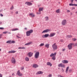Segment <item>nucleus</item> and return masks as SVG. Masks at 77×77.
I'll list each match as a JSON object with an SVG mask.
<instances>
[{"label":"nucleus","instance_id":"obj_46","mask_svg":"<svg viewBox=\"0 0 77 77\" xmlns=\"http://www.w3.org/2000/svg\"><path fill=\"white\" fill-rule=\"evenodd\" d=\"M61 69L62 71V72H64V70H63V69Z\"/></svg>","mask_w":77,"mask_h":77},{"label":"nucleus","instance_id":"obj_27","mask_svg":"<svg viewBox=\"0 0 77 77\" xmlns=\"http://www.w3.org/2000/svg\"><path fill=\"white\" fill-rule=\"evenodd\" d=\"M69 6H73V5H74V6H77V4H69Z\"/></svg>","mask_w":77,"mask_h":77},{"label":"nucleus","instance_id":"obj_40","mask_svg":"<svg viewBox=\"0 0 77 77\" xmlns=\"http://www.w3.org/2000/svg\"><path fill=\"white\" fill-rule=\"evenodd\" d=\"M15 43V41H12L11 42V43L12 44L13 43Z\"/></svg>","mask_w":77,"mask_h":77},{"label":"nucleus","instance_id":"obj_21","mask_svg":"<svg viewBox=\"0 0 77 77\" xmlns=\"http://www.w3.org/2000/svg\"><path fill=\"white\" fill-rule=\"evenodd\" d=\"M69 67L68 66L67 67L66 69V73H68V69H69Z\"/></svg>","mask_w":77,"mask_h":77},{"label":"nucleus","instance_id":"obj_19","mask_svg":"<svg viewBox=\"0 0 77 77\" xmlns=\"http://www.w3.org/2000/svg\"><path fill=\"white\" fill-rule=\"evenodd\" d=\"M72 37V36L71 35H68L66 36V38H70Z\"/></svg>","mask_w":77,"mask_h":77},{"label":"nucleus","instance_id":"obj_50","mask_svg":"<svg viewBox=\"0 0 77 77\" xmlns=\"http://www.w3.org/2000/svg\"><path fill=\"white\" fill-rule=\"evenodd\" d=\"M2 34L0 35V38H2Z\"/></svg>","mask_w":77,"mask_h":77},{"label":"nucleus","instance_id":"obj_11","mask_svg":"<svg viewBox=\"0 0 77 77\" xmlns=\"http://www.w3.org/2000/svg\"><path fill=\"white\" fill-rule=\"evenodd\" d=\"M25 4H26V5H28L29 6L32 5V3L30 2H26Z\"/></svg>","mask_w":77,"mask_h":77},{"label":"nucleus","instance_id":"obj_23","mask_svg":"<svg viewBox=\"0 0 77 77\" xmlns=\"http://www.w3.org/2000/svg\"><path fill=\"white\" fill-rule=\"evenodd\" d=\"M49 36V34H46L45 35V38H47Z\"/></svg>","mask_w":77,"mask_h":77},{"label":"nucleus","instance_id":"obj_3","mask_svg":"<svg viewBox=\"0 0 77 77\" xmlns=\"http://www.w3.org/2000/svg\"><path fill=\"white\" fill-rule=\"evenodd\" d=\"M74 43H71L69 44L68 45V48L69 50H71L72 48V45H74Z\"/></svg>","mask_w":77,"mask_h":77},{"label":"nucleus","instance_id":"obj_30","mask_svg":"<svg viewBox=\"0 0 77 77\" xmlns=\"http://www.w3.org/2000/svg\"><path fill=\"white\" fill-rule=\"evenodd\" d=\"M16 30H18V29L16 28V29H12V31H16Z\"/></svg>","mask_w":77,"mask_h":77},{"label":"nucleus","instance_id":"obj_58","mask_svg":"<svg viewBox=\"0 0 77 77\" xmlns=\"http://www.w3.org/2000/svg\"><path fill=\"white\" fill-rule=\"evenodd\" d=\"M15 75V74H14V73H13V74H12V75Z\"/></svg>","mask_w":77,"mask_h":77},{"label":"nucleus","instance_id":"obj_61","mask_svg":"<svg viewBox=\"0 0 77 77\" xmlns=\"http://www.w3.org/2000/svg\"><path fill=\"white\" fill-rule=\"evenodd\" d=\"M75 0V2H77V0Z\"/></svg>","mask_w":77,"mask_h":77},{"label":"nucleus","instance_id":"obj_47","mask_svg":"<svg viewBox=\"0 0 77 77\" xmlns=\"http://www.w3.org/2000/svg\"><path fill=\"white\" fill-rule=\"evenodd\" d=\"M75 46H76V47H77V43H76L75 44Z\"/></svg>","mask_w":77,"mask_h":77},{"label":"nucleus","instance_id":"obj_63","mask_svg":"<svg viewBox=\"0 0 77 77\" xmlns=\"http://www.w3.org/2000/svg\"><path fill=\"white\" fill-rule=\"evenodd\" d=\"M8 53H10V51H9V52H8Z\"/></svg>","mask_w":77,"mask_h":77},{"label":"nucleus","instance_id":"obj_28","mask_svg":"<svg viewBox=\"0 0 77 77\" xmlns=\"http://www.w3.org/2000/svg\"><path fill=\"white\" fill-rule=\"evenodd\" d=\"M16 51H11L10 52V53H15Z\"/></svg>","mask_w":77,"mask_h":77},{"label":"nucleus","instance_id":"obj_53","mask_svg":"<svg viewBox=\"0 0 77 77\" xmlns=\"http://www.w3.org/2000/svg\"><path fill=\"white\" fill-rule=\"evenodd\" d=\"M70 15H72V13L71 12L70 13Z\"/></svg>","mask_w":77,"mask_h":77},{"label":"nucleus","instance_id":"obj_12","mask_svg":"<svg viewBox=\"0 0 77 77\" xmlns=\"http://www.w3.org/2000/svg\"><path fill=\"white\" fill-rule=\"evenodd\" d=\"M56 55V53H55L54 54H51L50 55V57H52V56H54Z\"/></svg>","mask_w":77,"mask_h":77},{"label":"nucleus","instance_id":"obj_16","mask_svg":"<svg viewBox=\"0 0 77 77\" xmlns=\"http://www.w3.org/2000/svg\"><path fill=\"white\" fill-rule=\"evenodd\" d=\"M33 68H36L37 67H38V65L36 64H34L33 66Z\"/></svg>","mask_w":77,"mask_h":77},{"label":"nucleus","instance_id":"obj_54","mask_svg":"<svg viewBox=\"0 0 77 77\" xmlns=\"http://www.w3.org/2000/svg\"><path fill=\"white\" fill-rule=\"evenodd\" d=\"M65 49H63V51H65Z\"/></svg>","mask_w":77,"mask_h":77},{"label":"nucleus","instance_id":"obj_59","mask_svg":"<svg viewBox=\"0 0 77 77\" xmlns=\"http://www.w3.org/2000/svg\"><path fill=\"white\" fill-rule=\"evenodd\" d=\"M69 71H72V70H71V69H70Z\"/></svg>","mask_w":77,"mask_h":77},{"label":"nucleus","instance_id":"obj_41","mask_svg":"<svg viewBox=\"0 0 77 77\" xmlns=\"http://www.w3.org/2000/svg\"><path fill=\"white\" fill-rule=\"evenodd\" d=\"M8 33V32L5 31V32H3V33H4V34H6V33Z\"/></svg>","mask_w":77,"mask_h":77},{"label":"nucleus","instance_id":"obj_38","mask_svg":"<svg viewBox=\"0 0 77 77\" xmlns=\"http://www.w3.org/2000/svg\"><path fill=\"white\" fill-rule=\"evenodd\" d=\"M14 9V6L12 5L11 8V10H12V9Z\"/></svg>","mask_w":77,"mask_h":77},{"label":"nucleus","instance_id":"obj_9","mask_svg":"<svg viewBox=\"0 0 77 77\" xmlns=\"http://www.w3.org/2000/svg\"><path fill=\"white\" fill-rule=\"evenodd\" d=\"M17 75H19V76H22V75H23V74L20 73V70H18L17 73Z\"/></svg>","mask_w":77,"mask_h":77},{"label":"nucleus","instance_id":"obj_18","mask_svg":"<svg viewBox=\"0 0 77 77\" xmlns=\"http://www.w3.org/2000/svg\"><path fill=\"white\" fill-rule=\"evenodd\" d=\"M25 60L26 61V62H28V61H29V58L28 57H26L25 58Z\"/></svg>","mask_w":77,"mask_h":77},{"label":"nucleus","instance_id":"obj_8","mask_svg":"<svg viewBox=\"0 0 77 77\" xmlns=\"http://www.w3.org/2000/svg\"><path fill=\"white\" fill-rule=\"evenodd\" d=\"M56 35V33H51L49 35V37H53Z\"/></svg>","mask_w":77,"mask_h":77},{"label":"nucleus","instance_id":"obj_48","mask_svg":"<svg viewBox=\"0 0 77 77\" xmlns=\"http://www.w3.org/2000/svg\"><path fill=\"white\" fill-rule=\"evenodd\" d=\"M4 29V28H2V27H0V29Z\"/></svg>","mask_w":77,"mask_h":77},{"label":"nucleus","instance_id":"obj_43","mask_svg":"<svg viewBox=\"0 0 77 77\" xmlns=\"http://www.w3.org/2000/svg\"><path fill=\"white\" fill-rule=\"evenodd\" d=\"M39 13L37 12V14H41V11H39Z\"/></svg>","mask_w":77,"mask_h":77},{"label":"nucleus","instance_id":"obj_49","mask_svg":"<svg viewBox=\"0 0 77 77\" xmlns=\"http://www.w3.org/2000/svg\"><path fill=\"white\" fill-rule=\"evenodd\" d=\"M71 2H72V3L73 2H74V0H71Z\"/></svg>","mask_w":77,"mask_h":77},{"label":"nucleus","instance_id":"obj_13","mask_svg":"<svg viewBox=\"0 0 77 77\" xmlns=\"http://www.w3.org/2000/svg\"><path fill=\"white\" fill-rule=\"evenodd\" d=\"M62 62L63 63H68V61L66 60H63L62 61Z\"/></svg>","mask_w":77,"mask_h":77},{"label":"nucleus","instance_id":"obj_1","mask_svg":"<svg viewBox=\"0 0 77 77\" xmlns=\"http://www.w3.org/2000/svg\"><path fill=\"white\" fill-rule=\"evenodd\" d=\"M33 32V30L32 29H30L29 30L27 31L26 32V36H29L30 35L31 33H32V32Z\"/></svg>","mask_w":77,"mask_h":77},{"label":"nucleus","instance_id":"obj_10","mask_svg":"<svg viewBox=\"0 0 77 77\" xmlns=\"http://www.w3.org/2000/svg\"><path fill=\"white\" fill-rule=\"evenodd\" d=\"M50 31V30L48 29H46L45 30H44L42 32V33H47Z\"/></svg>","mask_w":77,"mask_h":77},{"label":"nucleus","instance_id":"obj_22","mask_svg":"<svg viewBox=\"0 0 77 77\" xmlns=\"http://www.w3.org/2000/svg\"><path fill=\"white\" fill-rule=\"evenodd\" d=\"M29 15H31L32 17H35V14H33V13H31L29 14Z\"/></svg>","mask_w":77,"mask_h":77},{"label":"nucleus","instance_id":"obj_2","mask_svg":"<svg viewBox=\"0 0 77 77\" xmlns=\"http://www.w3.org/2000/svg\"><path fill=\"white\" fill-rule=\"evenodd\" d=\"M52 47L54 50H57V45H56V43L52 45Z\"/></svg>","mask_w":77,"mask_h":77},{"label":"nucleus","instance_id":"obj_6","mask_svg":"<svg viewBox=\"0 0 77 77\" xmlns=\"http://www.w3.org/2000/svg\"><path fill=\"white\" fill-rule=\"evenodd\" d=\"M11 62L13 63H15V62H16V61L15 60V59L14 57H12V59L11 60Z\"/></svg>","mask_w":77,"mask_h":77},{"label":"nucleus","instance_id":"obj_34","mask_svg":"<svg viewBox=\"0 0 77 77\" xmlns=\"http://www.w3.org/2000/svg\"><path fill=\"white\" fill-rule=\"evenodd\" d=\"M60 11V9H58L56 11V12H57V13H59Z\"/></svg>","mask_w":77,"mask_h":77},{"label":"nucleus","instance_id":"obj_25","mask_svg":"<svg viewBox=\"0 0 77 77\" xmlns=\"http://www.w3.org/2000/svg\"><path fill=\"white\" fill-rule=\"evenodd\" d=\"M18 49H26V48L24 47H19L18 48Z\"/></svg>","mask_w":77,"mask_h":77},{"label":"nucleus","instance_id":"obj_17","mask_svg":"<svg viewBox=\"0 0 77 77\" xmlns=\"http://www.w3.org/2000/svg\"><path fill=\"white\" fill-rule=\"evenodd\" d=\"M50 46V44H46L45 45V47L47 48H48Z\"/></svg>","mask_w":77,"mask_h":77},{"label":"nucleus","instance_id":"obj_42","mask_svg":"<svg viewBox=\"0 0 77 77\" xmlns=\"http://www.w3.org/2000/svg\"><path fill=\"white\" fill-rule=\"evenodd\" d=\"M6 43H7V44H9V43H10V41H7V42H6Z\"/></svg>","mask_w":77,"mask_h":77},{"label":"nucleus","instance_id":"obj_55","mask_svg":"<svg viewBox=\"0 0 77 77\" xmlns=\"http://www.w3.org/2000/svg\"><path fill=\"white\" fill-rule=\"evenodd\" d=\"M72 9H75V8L74 7L72 8Z\"/></svg>","mask_w":77,"mask_h":77},{"label":"nucleus","instance_id":"obj_64","mask_svg":"<svg viewBox=\"0 0 77 77\" xmlns=\"http://www.w3.org/2000/svg\"><path fill=\"white\" fill-rule=\"evenodd\" d=\"M0 12H1V11H0Z\"/></svg>","mask_w":77,"mask_h":77},{"label":"nucleus","instance_id":"obj_44","mask_svg":"<svg viewBox=\"0 0 77 77\" xmlns=\"http://www.w3.org/2000/svg\"><path fill=\"white\" fill-rule=\"evenodd\" d=\"M0 16L1 17H3V14H0Z\"/></svg>","mask_w":77,"mask_h":77},{"label":"nucleus","instance_id":"obj_31","mask_svg":"<svg viewBox=\"0 0 77 77\" xmlns=\"http://www.w3.org/2000/svg\"><path fill=\"white\" fill-rule=\"evenodd\" d=\"M44 45V43H41L39 45V47H42Z\"/></svg>","mask_w":77,"mask_h":77},{"label":"nucleus","instance_id":"obj_15","mask_svg":"<svg viewBox=\"0 0 77 77\" xmlns=\"http://www.w3.org/2000/svg\"><path fill=\"white\" fill-rule=\"evenodd\" d=\"M31 44H32V42H29L28 43L25 44V45H30Z\"/></svg>","mask_w":77,"mask_h":77},{"label":"nucleus","instance_id":"obj_24","mask_svg":"<svg viewBox=\"0 0 77 77\" xmlns=\"http://www.w3.org/2000/svg\"><path fill=\"white\" fill-rule=\"evenodd\" d=\"M45 21H48L49 20V19H48V17H45Z\"/></svg>","mask_w":77,"mask_h":77},{"label":"nucleus","instance_id":"obj_60","mask_svg":"<svg viewBox=\"0 0 77 77\" xmlns=\"http://www.w3.org/2000/svg\"><path fill=\"white\" fill-rule=\"evenodd\" d=\"M2 23L1 22H0V24H1Z\"/></svg>","mask_w":77,"mask_h":77},{"label":"nucleus","instance_id":"obj_37","mask_svg":"<svg viewBox=\"0 0 77 77\" xmlns=\"http://www.w3.org/2000/svg\"><path fill=\"white\" fill-rule=\"evenodd\" d=\"M24 66H23V67H21L20 68L21 70H23V69H24Z\"/></svg>","mask_w":77,"mask_h":77},{"label":"nucleus","instance_id":"obj_39","mask_svg":"<svg viewBox=\"0 0 77 77\" xmlns=\"http://www.w3.org/2000/svg\"><path fill=\"white\" fill-rule=\"evenodd\" d=\"M17 38H20V39H21V37H19L18 36V35H17L16 36Z\"/></svg>","mask_w":77,"mask_h":77},{"label":"nucleus","instance_id":"obj_52","mask_svg":"<svg viewBox=\"0 0 77 77\" xmlns=\"http://www.w3.org/2000/svg\"><path fill=\"white\" fill-rule=\"evenodd\" d=\"M16 14H18V11L16 12Z\"/></svg>","mask_w":77,"mask_h":77},{"label":"nucleus","instance_id":"obj_56","mask_svg":"<svg viewBox=\"0 0 77 77\" xmlns=\"http://www.w3.org/2000/svg\"><path fill=\"white\" fill-rule=\"evenodd\" d=\"M25 30H27V28H24Z\"/></svg>","mask_w":77,"mask_h":77},{"label":"nucleus","instance_id":"obj_51","mask_svg":"<svg viewBox=\"0 0 77 77\" xmlns=\"http://www.w3.org/2000/svg\"><path fill=\"white\" fill-rule=\"evenodd\" d=\"M0 77H2V75L0 74Z\"/></svg>","mask_w":77,"mask_h":77},{"label":"nucleus","instance_id":"obj_33","mask_svg":"<svg viewBox=\"0 0 77 77\" xmlns=\"http://www.w3.org/2000/svg\"><path fill=\"white\" fill-rule=\"evenodd\" d=\"M62 63L59 64L58 65V66L59 67H61V66H62Z\"/></svg>","mask_w":77,"mask_h":77},{"label":"nucleus","instance_id":"obj_5","mask_svg":"<svg viewBox=\"0 0 77 77\" xmlns=\"http://www.w3.org/2000/svg\"><path fill=\"white\" fill-rule=\"evenodd\" d=\"M39 56V52H36L35 55V57L36 59H38Z\"/></svg>","mask_w":77,"mask_h":77},{"label":"nucleus","instance_id":"obj_36","mask_svg":"<svg viewBox=\"0 0 77 77\" xmlns=\"http://www.w3.org/2000/svg\"><path fill=\"white\" fill-rule=\"evenodd\" d=\"M52 77V75L51 74L49 75L47 77Z\"/></svg>","mask_w":77,"mask_h":77},{"label":"nucleus","instance_id":"obj_14","mask_svg":"<svg viewBox=\"0 0 77 77\" xmlns=\"http://www.w3.org/2000/svg\"><path fill=\"white\" fill-rule=\"evenodd\" d=\"M43 73V72L41 71H39L37 72V73L36 74H42Z\"/></svg>","mask_w":77,"mask_h":77},{"label":"nucleus","instance_id":"obj_35","mask_svg":"<svg viewBox=\"0 0 77 77\" xmlns=\"http://www.w3.org/2000/svg\"><path fill=\"white\" fill-rule=\"evenodd\" d=\"M76 40H77V39L75 38H73L72 39V40L73 41H75Z\"/></svg>","mask_w":77,"mask_h":77},{"label":"nucleus","instance_id":"obj_29","mask_svg":"<svg viewBox=\"0 0 77 77\" xmlns=\"http://www.w3.org/2000/svg\"><path fill=\"white\" fill-rule=\"evenodd\" d=\"M43 10V8H39V12H41V11H42Z\"/></svg>","mask_w":77,"mask_h":77},{"label":"nucleus","instance_id":"obj_32","mask_svg":"<svg viewBox=\"0 0 77 77\" xmlns=\"http://www.w3.org/2000/svg\"><path fill=\"white\" fill-rule=\"evenodd\" d=\"M61 67L62 68H65V66L64 64H62Z\"/></svg>","mask_w":77,"mask_h":77},{"label":"nucleus","instance_id":"obj_45","mask_svg":"<svg viewBox=\"0 0 77 77\" xmlns=\"http://www.w3.org/2000/svg\"><path fill=\"white\" fill-rule=\"evenodd\" d=\"M42 37L43 38H45V35H43L42 36Z\"/></svg>","mask_w":77,"mask_h":77},{"label":"nucleus","instance_id":"obj_7","mask_svg":"<svg viewBox=\"0 0 77 77\" xmlns=\"http://www.w3.org/2000/svg\"><path fill=\"white\" fill-rule=\"evenodd\" d=\"M33 53L29 52L28 53L27 55H28L29 57H31V56H33Z\"/></svg>","mask_w":77,"mask_h":77},{"label":"nucleus","instance_id":"obj_26","mask_svg":"<svg viewBox=\"0 0 77 77\" xmlns=\"http://www.w3.org/2000/svg\"><path fill=\"white\" fill-rule=\"evenodd\" d=\"M52 59L54 60H55L56 59V56H53V57H52Z\"/></svg>","mask_w":77,"mask_h":77},{"label":"nucleus","instance_id":"obj_4","mask_svg":"<svg viewBox=\"0 0 77 77\" xmlns=\"http://www.w3.org/2000/svg\"><path fill=\"white\" fill-rule=\"evenodd\" d=\"M61 24L63 26H65L67 24V21L66 20H62Z\"/></svg>","mask_w":77,"mask_h":77},{"label":"nucleus","instance_id":"obj_62","mask_svg":"<svg viewBox=\"0 0 77 77\" xmlns=\"http://www.w3.org/2000/svg\"><path fill=\"white\" fill-rule=\"evenodd\" d=\"M1 50H2V49H0V51H1Z\"/></svg>","mask_w":77,"mask_h":77},{"label":"nucleus","instance_id":"obj_20","mask_svg":"<svg viewBox=\"0 0 77 77\" xmlns=\"http://www.w3.org/2000/svg\"><path fill=\"white\" fill-rule=\"evenodd\" d=\"M47 65H49V66H52V64H51V63L50 62H48L47 63Z\"/></svg>","mask_w":77,"mask_h":77},{"label":"nucleus","instance_id":"obj_57","mask_svg":"<svg viewBox=\"0 0 77 77\" xmlns=\"http://www.w3.org/2000/svg\"><path fill=\"white\" fill-rule=\"evenodd\" d=\"M67 12H70V11H69V10H67Z\"/></svg>","mask_w":77,"mask_h":77}]
</instances>
